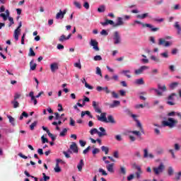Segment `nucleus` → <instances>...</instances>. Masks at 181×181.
I'll use <instances>...</instances> for the list:
<instances>
[{
    "label": "nucleus",
    "instance_id": "obj_1",
    "mask_svg": "<svg viewBox=\"0 0 181 181\" xmlns=\"http://www.w3.org/2000/svg\"><path fill=\"white\" fill-rule=\"evenodd\" d=\"M177 120L168 117V121H163L162 122V126L163 127H169V128H175L176 127V124H177Z\"/></svg>",
    "mask_w": 181,
    "mask_h": 181
},
{
    "label": "nucleus",
    "instance_id": "obj_2",
    "mask_svg": "<svg viewBox=\"0 0 181 181\" xmlns=\"http://www.w3.org/2000/svg\"><path fill=\"white\" fill-rule=\"evenodd\" d=\"M135 23H137L138 25H142L143 28H149L151 32H158V30H159V28H153V25L148 23H143L139 21H134V25H135Z\"/></svg>",
    "mask_w": 181,
    "mask_h": 181
},
{
    "label": "nucleus",
    "instance_id": "obj_3",
    "mask_svg": "<svg viewBox=\"0 0 181 181\" xmlns=\"http://www.w3.org/2000/svg\"><path fill=\"white\" fill-rule=\"evenodd\" d=\"M165 170V165L163 163H160L158 167L153 168V172H154L155 175H160Z\"/></svg>",
    "mask_w": 181,
    "mask_h": 181
},
{
    "label": "nucleus",
    "instance_id": "obj_4",
    "mask_svg": "<svg viewBox=\"0 0 181 181\" xmlns=\"http://www.w3.org/2000/svg\"><path fill=\"white\" fill-rule=\"evenodd\" d=\"M92 107H93L95 112H98V114H101V112H103L101 111V108L100 107V102H96L95 100H93L92 103Z\"/></svg>",
    "mask_w": 181,
    "mask_h": 181
},
{
    "label": "nucleus",
    "instance_id": "obj_5",
    "mask_svg": "<svg viewBox=\"0 0 181 181\" xmlns=\"http://www.w3.org/2000/svg\"><path fill=\"white\" fill-rule=\"evenodd\" d=\"M172 42L169 41H166L163 38H160L158 40V45L159 46H164V47H169V46H171Z\"/></svg>",
    "mask_w": 181,
    "mask_h": 181
},
{
    "label": "nucleus",
    "instance_id": "obj_6",
    "mask_svg": "<svg viewBox=\"0 0 181 181\" xmlns=\"http://www.w3.org/2000/svg\"><path fill=\"white\" fill-rule=\"evenodd\" d=\"M113 40H115V45L121 43V36L119 35V33H118V31H115L114 33Z\"/></svg>",
    "mask_w": 181,
    "mask_h": 181
},
{
    "label": "nucleus",
    "instance_id": "obj_7",
    "mask_svg": "<svg viewBox=\"0 0 181 181\" xmlns=\"http://www.w3.org/2000/svg\"><path fill=\"white\" fill-rule=\"evenodd\" d=\"M176 93H171L168 98V101H167V104L168 105H175L176 103H175V102H173V100H175V97H176Z\"/></svg>",
    "mask_w": 181,
    "mask_h": 181
},
{
    "label": "nucleus",
    "instance_id": "obj_8",
    "mask_svg": "<svg viewBox=\"0 0 181 181\" xmlns=\"http://www.w3.org/2000/svg\"><path fill=\"white\" fill-rule=\"evenodd\" d=\"M134 168L137 170V172L135 173V176L136 179H141V175L144 173V171H142V168H141V166L139 165H135Z\"/></svg>",
    "mask_w": 181,
    "mask_h": 181
},
{
    "label": "nucleus",
    "instance_id": "obj_9",
    "mask_svg": "<svg viewBox=\"0 0 181 181\" xmlns=\"http://www.w3.org/2000/svg\"><path fill=\"white\" fill-rule=\"evenodd\" d=\"M98 121H100L101 122H105L107 123V113L103 112L100 115L97 116Z\"/></svg>",
    "mask_w": 181,
    "mask_h": 181
},
{
    "label": "nucleus",
    "instance_id": "obj_10",
    "mask_svg": "<svg viewBox=\"0 0 181 181\" xmlns=\"http://www.w3.org/2000/svg\"><path fill=\"white\" fill-rule=\"evenodd\" d=\"M90 46H93V47L94 50H95V52L100 51V47H98V42H97V40H90Z\"/></svg>",
    "mask_w": 181,
    "mask_h": 181
},
{
    "label": "nucleus",
    "instance_id": "obj_11",
    "mask_svg": "<svg viewBox=\"0 0 181 181\" xmlns=\"http://www.w3.org/2000/svg\"><path fill=\"white\" fill-rule=\"evenodd\" d=\"M148 69H149V66H141L139 69H136L134 73L136 76H139V74H142L144 70H148Z\"/></svg>",
    "mask_w": 181,
    "mask_h": 181
},
{
    "label": "nucleus",
    "instance_id": "obj_12",
    "mask_svg": "<svg viewBox=\"0 0 181 181\" xmlns=\"http://www.w3.org/2000/svg\"><path fill=\"white\" fill-rule=\"evenodd\" d=\"M66 13H67V10L64 9L63 11L59 10V11L56 15V19H63Z\"/></svg>",
    "mask_w": 181,
    "mask_h": 181
},
{
    "label": "nucleus",
    "instance_id": "obj_13",
    "mask_svg": "<svg viewBox=\"0 0 181 181\" xmlns=\"http://www.w3.org/2000/svg\"><path fill=\"white\" fill-rule=\"evenodd\" d=\"M70 149L74 152V153H78V147L77 146V144L72 142L70 146Z\"/></svg>",
    "mask_w": 181,
    "mask_h": 181
},
{
    "label": "nucleus",
    "instance_id": "obj_14",
    "mask_svg": "<svg viewBox=\"0 0 181 181\" xmlns=\"http://www.w3.org/2000/svg\"><path fill=\"white\" fill-rule=\"evenodd\" d=\"M97 91L101 92V91H105L106 94H110L111 93V90L108 89V87H103V86H97L96 88Z\"/></svg>",
    "mask_w": 181,
    "mask_h": 181
},
{
    "label": "nucleus",
    "instance_id": "obj_15",
    "mask_svg": "<svg viewBox=\"0 0 181 181\" xmlns=\"http://www.w3.org/2000/svg\"><path fill=\"white\" fill-rule=\"evenodd\" d=\"M144 158H150V159H153V158H155V156H153V154L152 153H148V150L146 148H145L144 150Z\"/></svg>",
    "mask_w": 181,
    "mask_h": 181
},
{
    "label": "nucleus",
    "instance_id": "obj_16",
    "mask_svg": "<svg viewBox=\"0 0 181 181\" xmlns=\"http://www.w3.org/2000/svg\"><path fill=\"white\" fill-rule=\"evenodd\" d=\"M99 130L100 132H98V136H100V137H101V136H106L107 132L105 131V129H104V127H100Z\"/></svg>",
    "mask_w": 181,
    "mask_h": 181
},
{
    "label": "nucleus",
    "instance_id": "obj_17",
    "mask_svg": "<svg viewBox=\"0 0 181 181\" xmlns=\"http://www.w3.org/2000/svg\"><path fill=\"white\" fill-rule=\"evenodd\" d=\"M50 69L52 73H54L56 70H59V64L57 63L51 64Z\"/></svg>",
    "mask_w": 181,
    "mask_h": 181
},
{
    "label": "nucleus",
    "instance_id": "obj_18",
    "mask_svg": "<svg viewBox=\"0 0 181 181\" xmlns=\"http://www.w3.org/2000/svg\"><path fill=\"white\" fill-rule=\"evenodd\" d=\"M100 24H102L103 26H107V25H112L114 28V25H115V23L112 21V20H105V22H101Z\"/></svg>",
    "mask_w": 181,
    "mask_h": 181
},
{
    "label": "nucleus",
    "instance_id": "obj_19",
    "mask_svg": "<svg viewBox=\"0 0 181 181\" xmlns=\"http://www.w3.org/2000/svg\"><path fill=\"white\" fill-rule=\"evenodd\" d=\"M124 25V21H122V18L119 17L117 18V23L114 24V28H118V26H122Z\"/></svg>",
    "mask_w": 181,
    "mask_h": 181
},
{
    "label": "nucleus",
    "instance_id": "obj_20",
    "mask_svg": "<svg viewBox=\"0 0 181 181\" xmlns=\"http://www.w3.org/2000/svg\"><path fill=\"white\" fill-rule=\"evenodd\" d=\"M84 115H88V117H90V118H93V115L91 114V112H90V111L86 110V111H82L81 113V118L84 117Z\"/></svg>",
    "mask_w": 181,
    "mask_h": 181
},
{
    "label": "nucleus",
    "instance_id": "obj_21",
    "mask_svg": "<svg viewBox=\"0 0 181 181\" xmlns=\"http://www.w3.org/2000/svg\"><path fill=\"white\" fill-rule=\"evenodd\" d=\"M84 166V160L81 159L77 165L78 172L83 170V167Z\"/></svg>",
    "mask_w": 181,
    "mask_h": 181
},
{
    "label": "nucleus",
    "instance_id": "obj_22",
    "mask_svg": "<svg viewBox=\"0 0 181 181\" xmlns=\"http://www.w3.org/2000/svg\"><path fill=\"white\" fill-rule=\"evenodd\" d=\"M121 105V102L119 100H114L113 104L110 105V108H115V107H119Z\"/></svg>",
    "mask_w": 181,
    "mask_h": 181
},
{
    "label": "nucleus",
    "instance_id": "obj_23",
    "mask_svg": "<svg viewBox=\"0 0 181 181\" xmlns=\"http://www.w3.org/2000/svg\"><path fill=\"white\" fill-rule=\"evenodd\" d=\"M134 120L136 122V127L139 128L141 132L144 134V127H142V124H141V122L138 120L137 119H134Z\"/></svg>",
    "mask_w": 181,
    "mask_h": 181
},
{
    "label": "nucleus",
    "instance_id": "obj_24",
    "mask_svg": "<svg viewBox=\"0 0 181 181\" xmlns=\"http://www.w3.org/2000/svg\"><path fill=\"white\" fill-rule=\"evenodd\" d=\"M106 169L110 173H114V163L109 164L106 166Z\"/></svg>",
    "mask_w": 181,
    "mask_h": 181
},
{
    "label": "nucleus",
    "instance_id": "obj_25",
    "mask_svg": "<svg viewBox=\"0 0 181 181\" xmlns=\"http://www.w3.org/2000/svg\"><path fill=\"white\" fill-rule=\"evenodd\" d=\"M134 84H136L137 86H142L145 84V82L144 81V78H141L139 79H136L134 81Z\"/></svg>",
    "mask_w": 181,
    "mask_h": 181
},
{
    "label": "nucleus",
    "instance_id": "obj_26",
    "mask_svg": "<svg viewBox=\"0 0 181 181\" xmlns=\"http://www.w3.org/2000/svg\"><path fill=\"white\" fill-rule=\"evenodd\" d=\"M149 13H145L144 14H138L136 16L137 19H145V18H148Z\"/></svg>",
    "mask_w": 181,
    "mask_h": 181
},
{
    "label": "nucleus",
    "instance_id": "obj_27",
    "mask_svg": "<svg viewBox=\"0 0 181 181\" xmlns=\"http://www.w3.org/2000/svg\"><path fill=\"white\" fill-rule=\"evenodd\" d=\"M108 122H110V124H115V119H114V117H112V115L107 116L106 123H108Z\"/></svg>",
    "mask_w": 181,
    "mask_h": 181
},
{
    "label": "nucleus",
    "instance_id": "obj_28",
    "mask_svg": "<svg viewBox=\"0 0 181 181\" xmlns=\"http://www.w3.org/2000/svg\"><path fill=\"white\" fill-rule=\"evenodd\" d=\"M37 66V64H36V63H34L33 60L30 61V70H32V71L36 70Z\"/></svg>",
    "mask_w": 181,
    "mask_h": 181
},
{
    "label": "nucleus",
    "instance_id": "obj_29",
    "mask_svg": "<svg viewBox=\"0 0 181 181\" xmlns=\"http://www.w3.org/2000/svg\"><path fill=\"white\" fill-rule=\"evenodd\" d=\"M174 27L176 28V29H177V33H178V35H180V32H181V28H180V25H179V22H175V25H174Z\"/></svg>",
    "mask_w": 181,
    "mask_h": 181
},
{
    "label": "nucleus",
    "instance_id": "obj_30",
    "mask_svg": "<svg viewBox=\"0 0 181 181\" xmlns=\"http://www.w3.org/2000/svg\"><path fill=\"white\" fill-rule=\"evenodd\" d=\"M101 150L103 152H105V155H108V152H110V148L108 147L103 146L101 147Z\"/></svg>",
    "mask_w": 181,
    "mask_h": 181
},
{
    "label": "nucleus",
    "instance_id": "obj_31",
    "mask_svg": "<svg viewBox=\"0 0 181 181\" xmlns=\"http://www.w3.org/2000/svg\"><path fill=\"white\" fill-rule=\"evenodd\" d=\"M8 121L10 123H11V124L15 127V118L12 117V116L11 115H8L7 116Z\"/></svg>",
    "mask_w": 181,
    "mask_h": 181
},
{
    "label": "nucleus",
    "instance_id": "obj_32",
    "mask_svg": "<svg viewBox=\"0 0 181 181\" xmlns=\"http://www.w3.org/2000/svg\"><path fill=\"white\" fill-rule=\"evenodd\" d=\"M19 33H21V31H18V30H14V39L16 40H19Z\"/></svg>",
    "mask_w": 181,
    "mask_h": 181
},
{
    "label": "nucleus",
    "instance_id": "obj_33",
    "mask_svg": "<svg viewBox=\"0 0 181 181\" xmlns=\"http://www.w3.org/2000/svg\"><path fill=\"white\" fill-rule=\"evenodd\" d=\"M129 73H131V71L129 70H124L122 71V74L127 77V78H131V75H129Z\"/></svg>",
    "mask_w": 181,
    "mask_h": 181
},
{
    "label": "nucleus",
    "instance_id": "obj_34",
    "mask_svg": "<svg viewBox=\"0 0 181 181\" xmlns=\"http://www.w3.org/2000/svg\"><path fill=\"white\" fill-rule=\"evenodd\" d=\"M11 104L13 105V108H18V107H19V102H18V100H13L11 101Z\"/></svg>",
    "mask_w": 181,
    "mask_h": 181
},
{
    "label": "nucleus",
    "instance_id": "obj_35",
    "mask_svg": "<svg viewBox=\"0 0 181 181\" xmlns=\"http://www.w3.org/2000/svg\"><path fill=\"white\" fill-rule=\"evenodd\" d=\"M129 132L130 134H133V135H135L136 136H141V132L136 130L131 131Z\"/></svg>",
    "mask_w": 181,
    "mask_h": 181
},
{
    "label": "nucleus",
    "instance_id": "obj_36",
    "mask_svg": "<svg viewBox=\"0 0 181 181\" xmlns=\"http://www.w3.org/2000/svg\"><path fill=\"white\" fill-rule=\"evenodd\" d=\"M28 56L31 57L36 56V53H35V51H33V48H30Z\"/></svg>",
    "mask_w": 181,
    "mask_h": 181
},
{
    "label": "nucleus",
    "instance_id": "obj_37",
    "mask_svg": "<svg viewBox=\"0 0 181 181\" xmlns=\"http://www.w3.org/2000/svg\"><path fill=\"white\" fill-rule=\"evenodd\" d=\"M54 172H56V173H60V172H62V168H60L59 164H56L54 168Z\"/></svg>",
    "mask_w": 181,
    "mask_h": 181
},
{
    "label": "nucleus",
    "instance_id": "obj_38",
    "mask_svg": "<svg viewBox=\"0 0 181 181\" xmlns=\"http://www.w3.org/2000/svg\"><path fill=\"white\" fill-rule=\"evenodd\" d=\"M98 12H99L100 13H101L103 12H105V6H100L98 8Z\"/></svg>",
    "mask_w": 181,
    "mask_h": 181
},
{
    "label": "nucleus",
    "instance_id": "obj_39",
    "mask_svg": "<svg viewBox=\"0 0 181 181\" xmlns=\"http://www.w3.org/2000/svg\"><path fill=\"white\" fill-rule=\"evenodd\" d=\"M120 173L124 175H127V168H125V167L121 166L120 167Z\"/></svg>",
    "mask_w": 181,
    "mask_h": 181
},
{
    "label": "nucleus",
    "instance_id": "obj_40",
    "mask_svg": "<svg viewBox=\"0 0 181 181\" xmlns=\"http://www.w3.org/2000/svg\"><path fill=\"white\" fill-rule=\"evenodd\" d=\"M175 170H173V168L172 167H169L168 170V173L169 176H172V175H173Z\"/></svg>",
    "mask_w": 181,
    "mask_h": 181
},
{
    "label": "nucleus",
    "instance_id": "obj_41",
    "mask_svg": "<svg viewBox=\"0 0 181 181\" xmlns=\"http://www.w3.org/2000/svg\"><path fill=\"white\" fill-rule=\"evenodd\" d=\"M158 90H160L161 91H166V86L163 85L161 86L160 84L158 85Z\"/></svg>",
    "mask_w": 181,
    "mask_h": 181
},
{
    "label": "nucleus",
    "instance_id": "obj_42",
    "mask_svg": "<svg viewBox=\"0 0 181 181\" xmlns=\"http://www.w3.org/2000/svg\"><path fill=\"white\" fill-rule=\"evenodd\" d=\"M74 66L75 67H76V69H79V70H81V62H80V60H79L78 62L74 63Z\"/></svg>",
    "mask_w": 181,
    "mask_h": 181
},
{
    "label": "nucleus",
    "instance_id": "obj_43",
    "mask_svg": "<svg viewBox=\"0 0 181 181\" xmlns=\"http://www.w3.org/2000/svg\"><path fill=\"white\" fill-rule=\"evenodd\" d=\"M36 125H37V121H35L31 124V125H30V129H31V131H33V129H35V127H36Z\"/></svg>",
    "mask_w": 181,
    "mask_h": 181
},
{
    "label": "nucleus",
    "instance_id": "obj_44",
    "mask_svg": "<svg viewBox=\"0 0 181 181\" xmlns=\"http://www.w3.org/2000/svg\"><path fill=\"white\" fill-rule=\"evenodd\" d=\"M74 5L76 6V8H78V9H81V4H80V2L75 1H74Z\"/></svg>",
    "mask_w": 181,
    "mask_h": 181
},
{
    "label": "nucleus",
    "instance_id": "obj_45",
    "mask_svg": "<svg viewBox=\"0 0 181 181\" xmlns=\"http://www.w3.org/2000/svg\"><path fill=\"white\" fill-rule=\"evenodd\" d=\"M47 135L52 139V141H56V136H54L53 134L50 133V132H47Z\"/></svg>",
    "mask_w": 181,
    "mask_h": 181
},
{
    "label": "nucleus",
    "instance_id": "obj_46",
    "mask_svg": "<svg viewBox=\"0 0 181 181\" xmlns=\"http://www.w3.org/2000/svg\"><path fill=\"white\" fill-rule=\"evenodd\" d=\"M66 134H67V129L65 128L60 132L59 136H66Z\"/></svg>",
    "mask_w": 181,
    "mask_h": 181
},
{
    "label": "nucleus",
    "instance_id": "obj_47",
    "mask_svg": "<svg viewBox=\"0 0 181 181\" xmlns=\"http://www.w3.org/2000/svg\"><path fill=\"white\" fill-rule=\"evenodd\" d=\"M96 74H98V76H100V77H103V74L101 73V69H100V67H96Z\"/></svg>",
    "mask_w": 181,
    "mask_h": 181
},
{
    "label": "nucleus",
    "instance_id": "obj_48",
    "mask_svg": "<svg viewBox=\"0 0 181 181\" xmlns=\"http://www.w3.org/2000/svg\"><path fill=\"white\" fill-rule=\"evenodd\" d=\"M59 42H63L64 40H67L66 35H62L59 38Z\"/></svg>",
    "mask_w": 181,
    "mask_h": 181
},
{
    "label": "nucleus",
    "instance_id": "obj_49",
    "mask_svg": "<svg viewBox=\"0 0 181 181\" xmlns=\"http://www.w3.org/2000/svg\"><path fill=\"white\" fill-rule=\"evenodd\" d=\"M111 94L113 98H119V95H118V93H115V91H112Z\"/></svg>",
    "mask_w": 181,
    "mask_h": 181
},
{
    "label": "nucleus",
    "instance_id": "obj_50",
    "mask_svg": "<svg viewBox=\"0 0 181 181\" xmlns=\"http://www.w3.org/2000/svg\"><path fill=\"white\" fill-rule=\"evenodd\" d=\"M93 59L95 60V62H100L103 60V57H101L100 55H96L94 57Z\"/></svg>",
    "mask_w": 181,
    "mask_h": 181
},
{
    "label": "nucleus",
    "instance_id": "obj_51",
    "mask_svg": "<svg viewBox=\"0 0 181 181\" xmlns=\"http://www.w3.org/2000/svg\"><path fill=\"white\" fill-rule=\"evenodd\" d=\"M8 21H10V23L8 24V28H11L15 22L13 21V18L12 17H8Z\"/></svg>",
    "mask_w": 181,
    "mask_h": 181
},
{
    "label": "nucleus",
    "instance_id": "obj_52",
    "mask_svg": "<svg viewBox=\"0 0 181 181\" xmlns=\"http://www.w3.org/2000/svg\"><path fill=\"white\" fill-rule=\"evenodd\" d=\"M179 86V83L177 82H173L170 85V88L173 89L175 87H177Z\"/></svg>",
    "mask_w": 181,
    "mask_h": 181
},
{
    "label": "nucleus",
    "instance_id": "obj_53",
    "mask_svg": "<svg viewBox=\"0 0 181 181\" xmlns=\"http://www.w3.org/2000/svg\"><path fill=\"white\" fill-rule=\"evenodd\" d=\"M151 59L153 60V62H156V63H159V62H160V59H159L158 58H157L155 56H151Z\"/></svg>",
    "mask_w": 181,
    "mask_h": 181
},
{
    "label": "nucleus",
    "instance_id": "obj_54",
    "mask_svg": "<svg viewBox=\"0 0 181 181\" xmlns=\"http://www.w3.org/2000/svg\"><path fill=\"white\" fill-rule=\"evenodd\" d=\"M157 94V95H158V97H160L162 95H163V93L162 92H160V90H159V89H153Z\"/></svg>",
    "mask_w": 181,
    "mask_h": 181
},
{
    "label": "nucleus",
    "instance_id": "obj_55",
    "mask_svg": "<svg viewBox=\"0 0 181 181\" xmlns=\"http://www.w3.org/2000/svg\"><path fill=\"white\" fill-rule=\"evenodd\" d=\"M41 139H42V144L49 143V140L47 138H45V136H42Z\"/></svg>",
    "mask_w": 181,
    "mask_h": 181
},
{
    "label": "nucleus",
    "instance_id": "obj_56",
    "mask_svg": "<svg viewBox=\"0 0 181 181\" xmlns=\"http://www.w3.org/2000/svg\"><path fill=\"white\" fill-rule=\"evenodd\" d=\"M99 172L100 173H102L103 176H107V175H108L107 172L103 168H100Z\"/></svg>",
    "mask_w": 181,
    "mask_h": 181
},
{
    "label": "nucleus",
    "instance_id": "obj_57",
    "mask_svg": "<svg viewBox=\"0 0 181 181\" xmlns=\"http://www.w3.org/2000/svg\"><path fill=\"white\" fill-rule=\"evenodd\" d=\"M98 130L95 128L90 129V135H93V134H98Z\"/></svg>",
    "mask_w": 181,
    "mask_h": 181
},
{
    "label": "nucleus",
    "instance_id": "obj_58",
    "mask_svg": "<svg viewBox=\"0 0 181 181\" xmlns=\"http://www.w3.org/2000/svg\"><path fill=\"white\" fill-rule=\"evenodd\" d=\"M54 115H55L54 119L56 121H57V119H60V118H62V117L60 116V115L59 114V112H54Z\"/></svg>",
    "mask_w": 181,
    "mask_h": 181
},
{
    "label": "nucleus",
    "instance_id": "obj_59",
    "mask_svg": "<svg viewBox=\"0 0 181 181\" xmlns=\"http://www.w3.org/2000/svg\"><path fill=\"white\" fill-rule=\"evenodd\" d=\"M83 98H84L83 100V105H86V103H90V98H88L86 96H83Z\"/></svg>",
    "mask_w": 181,
    "mask_h": 181
},
{
    "label": "nucleus",
    "instance_id": "obj_60",
    "mask_svg": "<svg viewBox=\"0 0 181 181\" xmlns=\"http://www.w3.org/2000/svg\"><path fill=\"white\" fill-rule=\"evenodd\" d=\"M180 177H181V171L177 173L175 179L176 181H179V180H180Z\"/></svg>",
    "mask_w": 181,
    "mask_h": 181
},
{
    "label": "nucleus",
    "instance_id": "obj_61",
    "mask_svg": "<svg viewBox=\"0 0 181 181\" xmlns=\"http://www.w3.org/2000/svg\"><path fill=\"white\" fill-rule=\"evenodd\" d=\"M42 175H43L44 181H47V180H50V177L46 175V173H42Z\"/></svg>",
    "mask_w": 181,
    "mask_h": 181
},
{
    "label": "nucleus",
    "instance_id": "obj_62",
    "mask_svg": "<svg viewBox=\"0 0 181 181\" xmlns=\"http://www.w3.org/2000/svg\"><path fill=\"white\" fill-rule=\"evenodd\" d=\"M70 123L69 124L71 125V127H74L76 125V121H74V119H73V118L70 117Z\"/></svg>",
    "mask_w": 181,
    "mask_h": 181
},
{
    "label": "nucleus",
    "instance_id": "obj_63",
    "mask_svg": "<svg viewBox=\"0 0 181 181\" xmlns=\"http://www.w3.org/2000/svg\"><path fill=\"white\" fill-rule=\"evenodd\" d=\"M92 153L93 155H96V153H100V148H94L92 151Z\"/></svg>",
    "mask_w": 181,
    "mask_h": 181
},
{
    "label": "nucleus",
    "instance_id": "obj_64",
    "mask_svg": "<svg viewBox=\"0 0 181 181\" xmlns=\"http://www.w3.org/2000/svg\"><path fill=\"white\" fill-rule=\"evenodd\" d=\"M134 177H135V175L134 174H131L130 175H129L127 177V180L131 181V180H132V179H134Z\"/></svg>",
    "mask_w": 181,
    "mask_h": 181
}]
</instances>
